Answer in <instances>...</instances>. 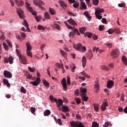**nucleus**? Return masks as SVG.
Returning a JSON list of instances; mask_svg holds the SVG:
<instances>
[{
    "instance_id": "obj_1",
    "label": "nucleus",
    "mask_w": 127,
    "mask_h": 127,
    "mask_svg": "<svg viewBox=\"0 0 127 127\" xmlns=\"http://www.w3.org/2000/svg\"><path fill=\"white\" fill-rule=\"evenodd\" d=\"M73 47L74 49H75V50L79 51V52H81V53H85L87 50L86 47L83 46V45L80 43L73 44Z\"/></svg>"
},
{
    "instance_id": "obj_2",
    "label": "nucleus",
    "mask_w": 127,
    "mask_h": 127,
    "mask_svg": "<svg viewBox=\"0 0 127 127\" xmlns=\"http://www.w3.org/2000/svg\"><path fill=\"white\" fill-rule=\"evenodd\" d=\"M70 127H85L80 122L71 121L70 122Z\"/></svg>"
},
{
    "instance_id": "obj_3",
    "label": "nucleus",
    "mask_w": 127,
    "mask_h": 127,
    "mask_svg": "<svg viewBox=\"0 0 127 127\" xmlns=\"http://www.w3.org/2000/svg\"><path fill=\"white\" fill-rule=\"evenodd\" d=\"M77 34L78 36H80L81 35V34H80V32H79V30L78 29L74 28L72 32H70L69 33V37H74L75 36V34Z\"/></svg>"
},
{
    "instance_id": "obj_4",
    "label": "nucleus",
    "mask_w": 127,
    "mask_h": 127,
    "mask_svg": "<svg viewBox=\"0 0 127 127\" xmlns=\"http://www.w3.org/2000/svg\"><path fill=\"white\" fill-rule=\"evenodd\" d=\"M33 2L35 4V5H38L39 7H40L41 9H44V7L42 6V4H44V2L42 1L41 0H34Z\"/></svg>"
},
{
    "instance_id": "obj_5",
    "label": "nucleus",
    "mask_w": 127,
    "mask_h": 127,
    "mask_svg": "<svg viewBox=\"0 0 127 127\" xmlns=\"http://www.w3.org/2000/svg\"><path fill=\"white\" fill-rule=\"evenodd\" d=\"M120 55V51L118 49H115L111 52V56L113 58H117Z\"/></svg>"
},
{
    "instance_id": "obj_6",
    "label": "nucleus",
    "mask_w": 127,
    "mask_h": 127,
    "mask_svg": "<svg viewBox=\"0 0 127 127\" xmlns=\"http://www.w3.org/2000/svg\"><path fill=\"white\" fill-rule=\"evenodd\" d=\"M16 12L20 18H24V12H23V10H22V9L17 8Z\"/></svg>"
},
{
    "instance_id": "obj_7",
    "label": "nucleus",
    "mask_w": 127,
    "mask_h": 127,
    "mask_svg": "<svg viewBox=\"0 0 127 127\" xmlns=\"http://www.w3.org/2000/svg\"><path fill=\"white\" fill-rule=\"evenodd\" d=\"M23 25H24V26L26 27L27 30H26L25 28L23 27L21 28V30L24 32L28 31V32H30V30L29 29V27H28V23H27V21H26V20L25 19L23 20Z\"/></svg>"
},
{
    "instance_id": "obj_8",
    "label": "nucleus",
    "mask_w": 127,
    "mask_h": 127,
    "mask_svg": "<svg viewBox=\"0 0 127 127\" xmlns=\"http://www.w3.org/2000/svg\"><path fill=\"white\" fill-rule=\"evenodd\" d=\"M61 84L63 88V90H64V91H67V83H66V78H63L62 79V80H61Z\"/></svg>"
},
{
    "instance_id": "obj_9",
    "label": "nucleus",
    "mask_w": 127,
    "mask_h": 127,
    "mask_svg": "<svg viewBox=\"0 0 127 127\" xmlns=\"http://www.w3.org/2000/svg\"><path fill=\"white\" fill-rule=\"evenodd\" d=\"M26 6L27 7V8H28V9H29V10H30V11H31L32 14H33V15H36V14H37V12H35V11H33V9H32V8L31 7H30V4L28 2H26Z\"/></svg>"
},
{
    "instance_id": "obj_10",
    "label": "nucleus",
    "mask_w": 127,
    "mask_h": 127,
    "mask_svg": "<svg viewBox=\"0 0 127 127\" xmlns=\"http://www.w3.org/2000/svg\"><path fill=\"white\" fill-rule=\"evenodd\" d=\"M4 62L5 63H8L9 62L10 64H12V63H13V57L10 56L8 58H4Z\"/></svg>"
},
{
    "instance_id": "obj_11",
    "label": "nucleus",
    "mask_w": 127,
    "mask_h": 127,
    "mask_svg": "<svg viewBox=\"0 0 127 127\" xmlns=\"http://www.w3.org/2000/svg\"><path fill=\"white\" fill-rule=\"evenodd\" d=\"M105 102H103L102 105L101 106V110L103 111V112H105L106 110H107V107H108V101H107V99L104 100Z\"/></svg>"
},
{
    "instance_id": "obj_12",
    "label": "nucleus",
    "mask_w": 127,
    "mask_h": 127,
    "mask_svg": "<svg viewBox=\"0 0 127 127\" xmlns=\"http://www.w3.org/2000/svg\"><path fill=\"white\" fill-rule=\"evenodd\" d=\"M3 75L5 78H12V74H11V72L7 71V70H4L3 71Z\"/></svg>"
},
{
    "instance_id": "obj_13",
    "label": "nucleus",
    "mask_w": 127,
    "mask_h": 127,
    "mask_svg": "<svg viewBox=\"0 0 127 127\" xmlns=\"http://www.w3.org/2000/svg\"><path fill=\"white\" fill-rule=\"evenodd\" d=\"M40 78L37 77L35 81H31V84H32L33 86H38V85L40 84Z\"/></svg>"
},
{
    "instance_id": "obj_14",
    "label": "nucleus",
    "mask_w": 127,
    "mask_h": 127,
    "mask_svg": "<svg viewBox=\"0 0 127 127\" xmlns=\"http://www.w3.org/2000/svg\"><path fill=\"white\" fill-rule=\"evenodd\" d=\"M115 83L113 80H109L107 84V87L108 89H112L114 87Z\"/></svg>"
},
{
    "instance_id": "obj_15",
    "label": "nucleus",
    "mask_w": 127,
    "mask_h": 127,
    "mask_svg": "<svg viewBox=\"0 0 127 127\" xmlns=\"http://www.w3.org/2000/svg\"><path fill=\"white\" fill-rule=\"evenodd\" d=\"M80 96L82 97V96L87 95L86 94L87 93V89L86 88H83L81 87L80 89Z\"/></svg>"
},
{
    "instance_id": "obj_16",
    "label": "nucleus",
    "mask_w": 127,
    "mask_h": 127,
    "mask_svg": "<svg viewBox=\"0 0 127 127\" xmlns=\"http://www.w3.org/2000/svg\"><path fill=\"white\" fill-rule=\"evenodd\" d=\"M19 60L23 64H24L25 65L27 63V61L26 60V58L24 56H22L21 58H20V59Z\"/></svg>"
},
{
    "instance_id": "obj_17",
    "label": "nucleus",
    "mask_w": 127,
    "mask_h": 127,
    "mask_svg": "<svg viewBox=\"0 0 127 127\" xmlns=\"http://www.w3.org/2000/svg\"><path fill=\"white\" fill-rule=\"evenodd\" d=\"M67 21L69 23V24H71V25H77V23H76L72 18H70V19H68Z\"/></svg>"
},
{
    "instance_id": "obj_18",
    "label": "nucleus",
    "mask_w": 127,
    "mask_h": 127,
    "mask_svg": "<svg viewBox=\"0 0 127 127\" xmlns=\"http://www.w3.org/2000/svg\"><path fill=\"white\" fill-rule=\"evenodd\" d=\"M82 66L83 68L86 67V64L87 63V58L86 57L83 56L82 58Z\"/></svg>"
},
{
    "instance_id": "obj_19",
    "label": "nucleus",
    "mask_w": 127,
    "mask_h": 127,
    "mask_svg": "<svg viewBox=\"0 0 127 127\" xmlns=\"http://www.w3.org/2000/svg\"><path fill=\"white\" fill-rule=\"evenodd\" d=\"M83 14L88 19V20L92 18V16H91L90 13H89V11H85V12H84Z\"/></svg>"
},
{
    "instance_id": "obj_20",
    "label": "nucleus",
    "mask_w": 127,
    "mask_h": 127,
    "mask_svg": "<svg viewBox=\"0 0 127 127\" xmlns=\"http://www.w3.org/2000/svg\"><path fill=\"white\" fill-rule=\"evenodd\" d=\"M62 111L64 112V113H68L69 112V107L67 106L64 105L62 107Z\"/></svg>"
},
{
    "instance_id": "obj_21",
    "label": "nucleus",
    "mask_w": 127,
    "mask_h": 127,
    "mask_svg": "<svg viewBox=\"0 0 127 127\" xmlns=\"http://www.w3.org/2000/svg\"><path fill=\"white\" fill-rule=\"evenodd\" d=\"M104 11H105V10H104L103 8H99L95 11V13L101 14V13H102Z\"/></svg>"
},
{
    "instance_id": "obj_22",
    "label": "nucleus",
    "mask_w": 127,
    "mask_h": 127,
    "mask_svg": "<svg viewBox=\"0 0 127 127\" xmlns=\"http://www.w3.org/2000/svg\"><path fill=\"white\" fill-rule=\"evenodd\" d=\"M50 101H51V102L52 103H53L54 102H55V103H57V104H58V101H57V99L53 97V96L51 95L49 97Z\"/></svg>"
},
{
    "instance_id": "obj_23",
    "label": "nucleus",
    "mask_w": 127,
    "mask_h": 127,
    "mask_svg": "<svg viewBox=\"0 0 127 127\" xmlns=\"http://www.w3.org/2000/svg\"><path fill=\"white\" fill-rule=\"evenodd\" d=\"M122 62H123L124 64H125V65L127 66V57H126V56H123L122 57Z\"/></svg>"
},
{
    "instance_id": "obj_24",
    "label": "nucleus",
    "mask_w": 127,
    "mask_h": 127,
    "mask_svg": "<svg viewBox=\"0 0 127 127\" xmlns=\"http://www.w3.org/2000/svg\"><path fill=\"white\" fill-rule=\"evenodd\" d=\"M86 56L89 58V60H91L92 58L93 57V53L92 52H89L86 54Z\"/></svg>"
},
{
    "instance_id": "obj_25",
    "label": "nucleus",
    "mask_w": 127,
    "mask_h": 127,
    "mask_svg": "<svg viewBox=\"0 0 127 127\" xmlns=\"http://www.w3.org/2000/svg\"><path fill=\"white\" fill-rule=\"evenodd\" d=\"M3 83L6 85L7 87H10V84L8 83V80L5 78L2 80Z\"/></svg>"
},
{
    "instance_id": "obj_26",
    "label": "nucleus",
    "mask_w": 127,
    "mask_h": 127,
    "mask_svg": "<svg viewBox=\"0 0 127 127\" xmlns=\"http://www.w3.org/2000/svg\"><path fill=\"white\" fill-rule=\"evenodd\" d=\"M43 82L44 86H45V87H47V88H49V86H50L49 82H48L45 79L43 80Z\"/></svg>"
},
{
    "instance_id": "obj_27",
    "label": "nucleus",
    "mask_w": 127,
    "mask_h": 127,
    "mask_svg": "<svg viewBox=\"0 0 127 127\" xmlns=\"http://www.w3.org/2000/svg\"><path fill=\"white\" fill-rule=\"evenodd\" d=\"M84 36H87V37H88V38H91V37H92L93 34L92 33H90V32H86L84 34Z\"/></svg>"
},
{
    "instance_id": "obj_28",
    "label": "nucleus",
    "mask_w": 127,
    "mask_h": 127,
    "mask_svg": "<svg viewBox=\"0 0 127 127\" xmlns=\"http://www.w3.org/2000/svg\"><path fill=\"white\" fill-rule=\"evenodd\" d=\"M86 28L85 27H81L79 28V31L80 33L83 34L85 31H86Z\"/></svg>"
},
{
    "instance_id": "obj_29",
    "label": "nucleus",
    "mask_w": 127,
    "mask_h": 127,
    "mask_svg": "<svg viewBox=\"0 0 127 127\" xmlns=\"http://www.w3.org/2000/svg\"><path fill=\"white\" fill-rule=\"evenodd\" d=\"M59 2H60V4L61 5V6H62V7H66L67 6V5L65 3V2H64L63 1H60Z\"/></svg>"
},
{
    "instance_id": "obj_30",
    "label": "nucleus",
    "mask_w": 127,
    "mask_h": 127,
    "mask_svg": "<svg viewBox=\"0 0 127 127\" xmlns=\"http://www.w3.org/2000/svg\"><path fill=\"white\" fill-rule=\"evenodd\" d=\"M51 114V112H50V110H47L44 112V115L46 117L47 116H49Z\"/></svg>"
},
{
    "instance_id": "obj_31",
    "label": "nucleus",
    "mask_w": 127,
    "mask_h": 127,
    "mask_svg": "<svg viewBox=\"0 0 127 127\" xmlns=\"http://www.w3.org/2000/svg\"><path fill=\"white\" fill-rule=\"evenodd\" d=\"M44 15L46 19H50L51 18L50 15L49 14V13H48V12H46L45 13Z\"/></svg>"
},
{
    "instance_id": "obj_32",
    "label": "nucleus",
    "mask_w": 127,
    "mask_h": 127,
    "mask_svg": "<svg viewBox=\"0 0 127 127\" xmlns=\"http://www.w3.org/2000/svg\"><path fill=\"white\" fill-rule=\"evenodd\" d=\"M80 5L81 6H82L83 8H84V9H86V8H87V6L86 5V3H84V2L83 1H81L80 2Z\"/></svg>"
},
{
    "instance_id": "obj_33",
    "label": "nucleus",
    "mask_w": 127,
    "mask_h": 127,
    "mask_svg": "<svg viewBox=\"0 0 127 127\" xmlns=\"http://www.w3.org/2000/svg\"><path fill=\"white\" fill-rule=\"evenodd\" d=\"M87 95H82V100L83 102H88V97L86 96Z\"/></svg>"
},
{
    "instance_id": "obj_34",
    "label": "nucleus",
    "mask_w": 127,
    "mask_h": 127,
    "mask_svg": "<svg viewBox=\"0 0 127 127\" xmlns=\"http://www.w3.org/2000/svg\"><path fill=\"white\" fill-rule=\"evenodd\" d=\"M80 74L82 75V76H84V77H86V78H90V76L87 74L85 71H82L80 72Z\"/></svg>"
},
{
    "instance_id": "obj_35",
    "label": "nucleus",
    "mask_w": 127,
    "mask_h": 127,
    "mask_svg": "<svg viewBox=\"0 0 127 127\" xmlns=\"http://www.w3.org/2000/svg\"><path fill=\"white\" fill-rule=\"evenodd\" d=\"M60 53L61 54V55H62V56H64V57H65V56H67V53L65 51L62 50H60Z\"/></svg>"
},
{
    "instance_id": "obj_36",
    "label": "nucleus",
    "mask_w": 127,
    "mask_h": 127,
    "mask_svg": "<svg viewBox=\"0 0 127 127\" xmlns=\"http://www.w3.org/2000/svg\"><path fill=\"white\" fill-rule=\"evenodd\" d=\"M49 12L51 14H55V10L51 7H49Z\"/></svg>"
},
{
    "instance_id": "obj_37",
    "label": "nucleus",
    "mask_w": 127,
    "mask_h": 127,
    "mask_svg": "<svg viewBox=\"0 0 127 127\" xmlns=\"http://www.w3.org/2000/svg\"><path fill=\"white\" fill-rule=\"evenodd\" d=\"M26 46L27 47V50H31L32 49L31 46H30V44L28 43H26Z\"/></svg>"
},
{
    "instance_id": "obj_38",
    "label": "nucleus",
    "mask_w": 127,
    "mask_h": 127,
    "mask_svg": "<svg viewBox=\"0 0 127 127\" xmlns=\"http://www.w3.org/2000/svg\"><path fill=\"white\" fill-rule=\"evenodd\" d=\"M95 16L98 19H102V18H103L102 14H97V13H95Z\"/></svg>"
},
{
    "instance_id": "obj_39",
    "label": "nucleus",
    "mask_w": 127,
    "mask_h": 127,
    "mask_svg": "<svg viewBox=\"0 0 127 127\" xmlns=\"http://www.w3.org/2000/svg\"><path fill=\"white\" fill-rule=\"evenodd\" d=\"M38 30H45V27L41 25H39L38 26Z\"/></svg>"
},
{
    "instance_id": "obj_40",
    "label": "nucleus",
    "mask_w": 127,
    "mask_h": 127,
    "mask_svg": "<svg viewBox=\"0 0 127 127\" xmlns=\"http://www.w3.org/2000/svg\"><path fill=\"white\" fill-rule=\"evenodd\" d=\"M16 52L17 54V56L19 57V59H20V58H21V57H22V55H21V54L19 52V51H18V49H16Z\"/></svg>"
},
{
    "instance_id": "obj_41",
    "label": "nucleus",
    "mask_w": 127,
    "mask_h": 127,
    "mask_svg": "<svg viewBox=\"0 0 127 127\" xmlns=\"http://www.w3.org/2000/svg\"><path fill=\"white\" fill-rule=\"evenodd\" d=\"M3 46L4 48V50L6 51H8V46H7V45H6V43H3Z\"/></svg>"
},
{
    "instance_id": "obj_42",
    "label": "nucleus",
    "mask_w": 127,
    "mask_h": 127,
    "mask_svg": "<svg viewBox=\"0 0 127 127\" xmlns=\"http://www.w3.org/2000/svg\"><path fill=\"white\" fill-rule=\"evenodd\" d=\"M92 2L94 5H98L99 4V0H93Z\"/></svg>"
},
{
    "instance_id": "obj_43",
    "label": "nucleus",
    "mask_w": 127,
    "mask_h": 127,
    "mask_svg": "<svg viewBox=\"0 0 127 127\" xmlns=\"http://www.w3.org/2000/svg\"><path fill=\"white\" fill-rule=\"evenodd\" d=\"M30 51L31 50L26 51L27 55H28V56H30V57H32V54L31 53V51Z\"/></svg>"
},
{
    "instance_id": "obj_44",
    "label": "nucleus",
    "mask_w": 127,
    "mask_h": 127,
    "mask_svg": "<svg viewBox=\"0 0 127 127\" xmlns=\"http://www.w3.org/2000/svg\"><path fill=\"white\" fill-rule=\"evenodd\" d=\"M94 109L96 112L99 111V106H98V104H94Z\"/></svg>"
},
{
    "instance_id": "obj_45",
    "label": "nucleus",
    "mask_w": 127,
    "mask_h": 127,
    "mask_svg": "<svg viewBox=\"0 0 127 127\" xmlns=\"http://www.w3.org/2000/svg\"><path fill=\"white\" fill-rule=\"evenodd\" d=\"M28 68L30 72H34L35 71V68L34 67H31L29 66Z\"/></svg>"
},
{
    "instance_id": "obj_46",
    "label": "nucleus",
    "mask_w": 127,
    "mask_h": 127,
    "mask_svg": "<svg viewBox=\"0 0 127 127\" xmlns=\"http://www.w3.org/2000/svg\"><path fill=\"white\" fill-rule=\"evenodd\" d=\"M20 91L21 93H23V94H25L26 93V90L23 87V86H22L20 89Z\"/></svg>"
},
{
    "instance_id": "obj_47",
    "label": "nucleus",
    "mask_w": 127,
    "mask_h": 127,
    "mask_svg": "<svg viewBox=\"0 0 127 127\" xmlns=\"http://www.w3.org/2000/svg\"><path fill=\"white\" fill-rule=\"evenodd\" d=\"M92 127H99V124L95 122L93 123H92Z\"/></svg>"
},
{
    "instance_id": "obj_48",
    "label": "nucleus",
    "mask_w": 127,
    "mask_h": 127,
    "mask_svg": "<svg viewBox=\"0 0 127 127\" xmlns=\"http://www.w3.org/2000/svg\"><path fill=\"white\" fill-rule=\"evenodd\" d=\"M108 32L109 34H113L115 32V30L113 29H110L108 31Z\"/></svg>"
},
{
    "instance_id": "obj_49",
    "label": "nucleus",
    "mask_w": 127,
    "mask_h": 127,
    "mask_svg": "<svg viewBox=\"0 0 127 127\" xmlns=\"http://www.w3.org/2000/svg\"><path fill=\"white\" fill-rule=\"evenodd\" d=\"M99 29L100 31H103V30H104V29H105V26L99 25Z\"/></svg>"
},
{
    "instance_id": "obj_50",
    "label": "nucleus",
    "mask_w": 127,
    "mask_h": 127,
    "mask_svg": "<svg viewBox=\"0 0 127 127\" xmlns=\"http://www.w3.org/2000/svg\"><path fill=\"white\" fill-rule=\"evenodd\" d=\"M73 7H75V8H77V7H79V3L77 1H76L73 4Z\"/></svg>"
},
{
    "instance_id": "obj_51",
    "label": "nucleus",
    "mask_w": 127,
    "mask_h": 127,
    "mask_svg": "<svg viewBox=\"0 0 127 127\" xmlns=\"http://www.w3.org/2000/svg\"><path fill=\"white\" fill-rule=\"evenodd\" d=\"M102 70H106V71H109V70H110V68H109L106 65L102 66Z\"/></svg>"
},
{
    "instance_id": "obj_52",
    "label": "nucleus",
    "mask_w": 127,
    "mask_h": 127,
    "mask_svg": "<svg viewBox=\"0 0 127 127\" xmlns=\"http://www.w3.org/2000/svg\"><path fill=\"white\" fill-rule=\"evenodd\" d=\"M6 43H7L9 47H10V48H12V45L11 44V43H10V41H9L8 40H6Z\"/></svg>"
},
{
    "instance_id": "obj_53",
    "label": "nucleus",
    "mask_w": 127,
    "mask_h": 127,
    "mask_svg": "<svg viewBox=\"0 0 127 127\" xmlns=\"http://www.w3.org/2000/svg\"><path fill=\"white\" fill-rule=\"evenodd\" d=\"M75 100L77 104H79L81 103V99L80 98H76Z\"/></svg>"
},
{
    "instance_id": "obj_54",
    "label": "nucleus",
    "mask_w": 127,
    "mask_h": 127,
    "mask_svg": "<svg viewBox=\"0 0 127 127\" xmlns=\"http://www.w3.org/2000/svg\"><path fill=\"white\" fill-rule=\"evenodd\" d=\"M21 37H22V39H25V37H26V34L25 33H22L21 34Z\"/></svg>"
},
{
    "instance_id": "obj_55",
    "label": "nucleus",
    "mask_w": 127,
    "mask_h": 127,
    "mask_svg": "<svg viewBox=\"0 0 127 127\" xmlns=\"http://www.w3.org/2000/svg\"><path fill=\"white\" fill-rule=\"evenodd\" d=\"M35 18L37 20V22H39V21H40V20H39V19H40L41 18H40V17H38V16L36 15L35 16Z\"/></svg>"
},
{
    "instance_id": "obj_56",
    "label": "nucleus",
    "mask_w": 127,
    "mask_h": 127,
    "mask_svg": "<svg viewBox=\"0 0 127 127\" xmlns=\"http://www.w3.org/2000/svg\"><path fill=\"white\" fill-rule=\"evenodd\" d=\"M30 110H31V112L32 114H34V113H35V108L31 107L30 108Z\"/></svg>"
},
{
    "instance_id": "obj_57",
    "label": "nucleus",
    "mask_w": 127,
    "mask_h": 127,
    "mask_svg": "<svg viewBox=\"0 0 127 127\" xmlns=\"http://www.w3.org/2000/svg\"><path fill=\"white\" fill-rule=\"evenodd\" d=\"M54 25L56 27L57 29H58V30H60V29L61 28L60 27V25L55 23H54Z\"/></svg>"
},
{
    "instance_id": "obj_58",
    "label": "nucleus",
    "mask_w": 127,
    "mask_h": 127,
    "mask_svg": "<svg viewBox=\"0 0 127 127\" xmlns=\"http://www.w3.org/2000/svg\"><path fill=\"white\" fill-rule=\"evenodd\" d=\"M67 85H68V86H70V85H71V81H70V77H67Z\"/></svg>"
},
{
    "instance_id": "obj_59",
    "label": "nucleus",
    "mask_w": 127,
    "mask_h": 127,
    "mask_svg": "<svg viewBox=\"0 0 127 127\" xmlns=\"http://www.w3.org/2000/svg\"><path fill=\"white\" fill-rule=\"evenodd\" d=\"M68 14L69 15H71V16H76V14H75L74 13H72L71 11H68Z\"/></svg>"
},
{
    "instance_id": "obj_60",
    "label": "nucleus",
    "mask_w": 127,
    "mask_h": 127,
    "mask_svg": "<svg viewBox=\"0 0 127 127\" xmlns=\"http://www.w3.org/2000/svg\"><path fill=\"white\" fill-rule=\"evenodd\" d=\"M118 6H119V7H125V6H126V4L125 3H119L118 4Z\"/></svg>"
},
{
    "instance_id": "obj_61",
    "label": "nucleus",
    "mask_w": 127,
    "mask_h": 127,
    "mask_svg": "<svg viewBox=\"0 0 127 127\" xmlns=\"http://www.w3.org/2000/svg\"><path fill=\"white\" fill-rule=\"evenodd\" d=\"M58 103L59 105H63V100H62L61 99H59Z\"/></svg>"
},
{
    "instance_id": "obj_62",
    "label": "nucleus",
    "mask_w": 127,
    "mask_h": 127,
    "mask_svg": "<svg viewBox=\"0 0 127 127\" xmlns=\"http://www.w3.org/2000/svg\"><path fill=\"white\" fill-rule=\"evenodd\" d=\"M95 89H96V90H97L96 92H98L99 91V89H100V87L99 86V84H95Z\"/></svg>"
},
{
    "instance_id": "obj_63",
    "label": "nucleus",
    "mask_w": 127,
    "mask_h": 127,
    "mask_svg": "<svg viewBox=\"0 0 127 127\" xmlns=\"http://www.w3.org/2000/svg\"><path fill=\"white\" fill-rule=\"evenodd\" d=\"M106 45L108 46V48H112V46H113V44L111 43L106 44Z\"/></svg>"
},
{
    "instance_id": "obj_64",
    "label": "nucleus",
    "mask_w": 127,
    "mask_h": 127,
    "mask_svg": "<svg viewBox=\"0 0 127 127\" xmlns=\"http://www.w3.org/2000/svg\"><path fill=\"white\" fill-rule=\"evenodd\" d=\"M57 123H58L59 125H62V122H61V119H58L57 120Z\"/></svg>"
}]
</instances>
